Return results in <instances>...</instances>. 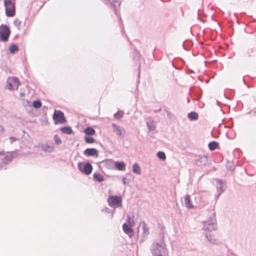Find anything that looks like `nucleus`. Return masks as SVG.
I'll return each instance as SVG.
<instances>
[{"instance_id":"1","label":"nucleus","mask_w":256,"mask_h":256,"mask_svg":"<svg viewBox=\"0 0 256 256\" xmlns=\"http://www.w3.org/2000/svg\"><path fill=\"white\" fill-rule=\"evenodd\" d=\"M216 220L215 212H212L208 219L204 222L203 230L206 231L205 236L208 242L212 244H216V240L212 236L210 232L216 230Z\"/></svg>"},{"instance_id":"2","label":"nucleus","mask_w":256,"mask_h":256,"mask_svg":"<svg viewBox=\"0 0 256 256\" xmlns=\"http://www.w3.org/2000/svg\"><path fill=\"white\" fill-rule=\"evenodd\" d=\"M166 252V246L162 242L153 244L152 253L153 256H165Z\"/></svg>"},{"instance_id":"3","label":"nucleus","mask_w":256,"mask_h":256,"mask_svg":"<svg viewBox=\"0 0 256 256\" xmlns=\"http://www.w3.org/2000/svg\"><path fill=\"white\" fill-rule=\"evenodd\" d=\"M138 236L140 237V242H144L148 236L149 228L144 222H141L139 224L138 230Z\"/></svg>"},{"instance_id":"4","label":"nucleus","mask_w":256,"mask_h":256,"mask_svg":"<svg viewBox=\"0 0 256 256\" xmlns=\"http://www.w3.org/2000/svg\"><path fill=\"white\" fill-rule=\"evenodd\" d=\"M6 14L8 17H12L16 14L15 4L12 0H4Z\"/></svg>"},{"instance_id":"5","label":"nucleus","mask_w":256,"mask_h":256,"mask_svg":"<svg viewBox=\"0 0 256 256\" xmlns=\"http://www.w3.org/2000/svg\"><path fill=\"white\" fill-rule=\"evenodd\" d=\"M78 168L80 172L87 176L90 174L92 171V166L89 162H79Z\"/></svg>"},{"instance_id":"6","label":"nucleus","mask_w":256,"mask_h":256,"mask_svg":"<svg viewBox=\"0 0 256 256\" xmlns=\"http://www.w3.org/2000/svg\"><path fill=\"white\" fill-rule=\"evenodd\" d=\"M10 34V30L8 26L2 24L0 26V41L7 42Z\"/></svg>"},{"instance_id":"7","label":"nucleus","mask_w":256,"mask_h":256,"mask_svg":"<svg viewBox=\"0 0 256 256\" xmlns=\"http://www.w3.org/2000/svg\"><path fill=\"white\" fill-rule=\"evenodd\" d=\"M52 118L55 124H64L66 122V120L64 116V113L60 110H54Z\"/></svg>"},{"instance_id":"8","label":"nucleus","mask_w":256,"mask_h":256,"mask_svg":"<svg viewBox=\"0 0 256 256\" xmlns=\"http://www.w3.org/2000/svg\"><path fill=\"white\" fill-rule=\"evenodd\" d=\"M17 154L16 152L14 151L12 152H8V154L4 156L2 162L0 164V170L2 169L6 170V165L10 164L13 158H15Z\"/></svg>"},{"instance_id":"9","label":"nucleus","mask_w":256,"mask_h":256,"mask_svg":"<svg viewBox=\"0 0 256 256\" xmlns=\"http://www.w3.org/2000/svg\"><path fill=\"white\" fill-rule=\"evenodd\" d=\"M108 205L111 207H119L122 206V200L120 196H110L108 199Z\"/></svg>"},{"instance_id":"10","label":"nucleus","mask_w":256,"mask_h":256,"mask_svg":"<svg viewBox=\"0 0 256 256\" xmlns=\"http://www.w3.org/2000/svg\"><path fill=\"white\" fill-rule=\"evenodd\" d=\"M104 4L108 5L110 4L113 7L114 10V11L115 14L118 16H119V12L118 10L120 8L121 0H113L112 2H111L110 0H102Z\"/></svg>"},{"instance_id":"11","label":"nucleus","mask_w":256,"mask_h":256,"mask_svg":"<svg viewBox=\"0 0 256 256\" xmlns=\"http://www.w3.org/2000/svg\"><path fill=\"white\" fill-rule=\"evenodd\" d=\"M224 184V182L219 179H216V186L218 194L216 195L215 198L217 200L220 196L224 192V190L223 188V186Z\"/></svg>"},{"instance_id":"12","label":"nucleus","mask_w":256,"mask_h":256,"mask_svg":"<svg viewBox=\"0 0 256 256\" xmlns=\"http://www.w3.org/2000/svg\"><path fill=\"white\" fill-rule=\"evenodd\" d=\"M112 128L114 129V132H116V135L118 136L120 138H123L126 132L124 128L120 127L119 126L113 123L112 124Z\"/></svg>"},{"instance_id":"13","label":"nucleus","mask_w":256,"mask_h":256,"mask_svg":"<svg viewBox=\"0 0 256 256\" xmlns=\"http://www.w3.org/2000/svg\"><path fill=\"white\" fill-rule=\"evenodd\" d=\"M98 151L95 148H88L84 152V154L86 156L98 157Z\"/></svg>"},{"instance_id":"14","label":"nucleus","mask_w":256,"mask_h":256,"mask_svg":"<svg viewBox=\"0 0 256 256\" xmlns=\"http://www.w3.org/2000/svg\"><path fill=\"white\" fill-rule=\"evenodd\" d=\"M132 226L128 225L126 223H124L122 224V230L128 236L131 238L134 235V231L132 228Z\"/></svg>"},{"instance_id":"15","label":"nucleus","mask_w":256,"mask_h":256,"mask_svg":"<svg viewBox=\"0 0 256 256\" xmlns=\"http://www.w3.org/2000/svg\"><path fill=\"white\" fill-rule=\"evenodd\" d=\"M208 161V156L207 155H204L200 156L199 158L196 160V164L198 166L206 165Z\"/></svg>"},{"instance_id":"16","label":"nucleus","mask_w":256,"mask_h":256,"mask_svg":"<svg viewBox=\"0 0 256 256\" xmlns=\"http://www.w3.org/2000/svg\"><path fill=\"white\" fill-rule=\"evenodd\" d=\"M114 162L112 160H105L102 162L103 166L107 169H112L114 166Z\"/></svg>"},{"instance_id":"17","label":"nucleus","mask_w":256,"mask_h":256,"mask_svg":"<svg viewBox=\"0 0 256 256\" xmlns=\"http://www.w3.org/2000/svg\"><path fill=\"white\" fill-rule=\"evenodd\" d=\"M114 166L116 168L119 170L124 171L126 169V164L123 162H115L114 163Z\"/></svg>"},{"instance_id":"18","label":"nucleus","mask_w":256,"mask_h":256,"mask_svg":"<svg viewBox=\"0 0 256 256\" xmlns=\"http://www.w3.org/2000/svg\"><path fill=\"white\" fill-rule=\"evenodd\" d=\"M60 130L64 134H74L73 130L70 126H64L60 128Z\"/></svg>"},{"instance_id":"19","label":"nucleus","mask_w":256,"mask_h":256,"mask_svg":"<svg viewBox=\"0 0 256 256\" xmlns=\"http://www.w3.org/2000/svg\"><path fill=\"white\" fill-rule=\"evenodd\" d=\"M184 204L188 208H194V206L191 202L190 196L187 194L184 198Z\"/></svg>"},{"instance_id":"20","label":"nucleus","mask_w":256,"mask_h":256,"mask_svg":"<svg viewBox=\"0 0 256 256\" xmlns=\"http://www.w3.org/2000/svg\"><path fill=\"white\" fill-rule=\"evenodd\" d=\"M84 132L86 135L92 136L96 134L95 130L92 126H88L84 130Z\"/></svg>"},{"instance_id":"21","label":"nucleus","mask_w":256,"mask_h":256,"mask_svg":"<svg viewBox=\"0 0 256 256\" xmlns=\"http://www.w3.org/2000/svg\"><path fill=\"white\" fill-rule=\"evenodd\" d=\"M188 118L190 120H196L198 119V113L195 112H191L190 113H188Z\"/></svg>"},{"instance_id":"22","label":"nucleus","mask_w":256,"mask_h":256,"mask_svg":"<svg viewBox=\"0 0 256 256\" xmlns=\"http://www.w3.org/2000/svg\"><path fill=\"white\" fill-rule=\"evenodd\" d=\"M94 179L99 182H103L104 180V176L98 172H94L93 174Z\"/></svg>"},{"instance_id":"23","label":"nucleus","mask_w":256,"mask_h":256,"mask_svg":"<svg viewBox=\"0 0 256 256\" xmlns=\"http://www.w3.org/2000/svg\"><path fill=\"white\" fill-rule=\"evenodd\" d=\"M132 172L137 174H141V169L137 163H134L132 166Z\"/></svg>"},{"instance_id":"24","label":"nucleus","mask_w":256,"mask_h":256,"mask_svg":"<svg viewBox=\"0 0 256 256\" xmlns=\"http://www.w3.org/2000/svg\"><path fill=\"white\" fill-rule=\"evenodd\" d=\"M208 146L210 150H214L218 148V144L216 141H212L208 144Z\"/></svg>"},{"instance_id":"25","label":"nucleus","mask_w":256,"mask_h":256,"mask_svg":"<svg viewBox=\"0 0 256 256\" xmlns=\"http://www.w3.org/2000/svg\"><path fill=\"white\" fill-rule=\"evenodd\" d=\"M9 50L10 54H14L18 50V46L17 44H13L10 46Z\"/></svg>"},{"instance_id":"26","label":"nucleus","mask_w":256,"mask_h":256,"mask_svg":"<svg viewBox=\"0 0 256 256\" xmlns=\"http://www.w3.org/2000/svg\"><path fill=\"white\" fill-rule=\"evenodd\" d=\"M10 78L12 83L13 86L17 89L20 85L19 80L16 77Z\"/></svg>"},{"instance_id":"27","label":"nucleus","mask_w":256,"mask_h":256,"mask_svg":"<svg viewBox=\"0 0 256 256\" xmlns=\"http://www.w3.org/2000/svg\"><path fill=\"white\" fill-rule=\"evenodd\" d=\"M140 56L141 55L140 52H138L137 51H134V54H133L134 60L136 61H138L139 62L140 59ZM138 68L140 69V64L139 62H138Z\"/></svg>"},{"instance_id":"28","label":"nucleus","mask_w":256,"mask_h":256,"mask_svg":"<svg viewBox=\"0 0 256 256\" xmlns=\"http://www.w3.org/2000/svg\"><path fill=\"white\" fill-rule=\"evenodd\" d=\"M192 46V42L189 40L184 41L182 44V46L186 50H188Z\"/></svg>"},{"instance_id":"29","label":"nucleus","mask_w":256,"mask_h":256,"mask_svg":"<svg viewBox=\"0 0 256 256\" xmlns=\"http://www.w3.org/2000/svg\"><path fill=\"white\" fill-rule=\"evenodd\" d=\"M146 126L150 131L154 130L156 128L155 125L152 121L146 122Z\"/></svg>"},{"instance_id":"30","label":"nucleus","mask_w":256,"mask_h":256,"mask_svg":"<svg viewBox=\"0 0 256 256\" xmlns=\"http://www.w3.org/2000/svg\"><path fill=\"white\" fill-rule=\"evenodd\" d=\"M157 156L162 160H164L166 159V154L162 151H159L157 152Z\"/></svg>"},{"instance_id":"31","label":"nucleus","mask_w":256,"mask_h":256,"mask_svg":"<svg viewBox=\"0 0 256 256\" xmlns=\"http://www.w3.org/2000/svg\"><path fill=\"white\" fill-rule=\"evenodd\" d=\"M32 106L35 108H40L42 106V102L40 100H35L32 102Z\"/></svg>"},{"instance_id":"32","label":"nucleus","mask_w":256,"mask_h":256,"mask_svg":"<svg viewBox=\"0 0 256 256\" xmlns=\"http://www.w3.org/2000/svg\"><path fill=\"white\" fill-rule=\"evenodd\" d=\"M84 140L87 144H92L95 142V140L93 138L88 136H84Z\"/></svg>"},{"instance_id":"33","label":"nucleus","mask_w":256,"mask_h":256,"mask_svg":"<svg viewBox=\"0 0 256 256\" xmlns=\"http://www.w3.org/2000/svg\"><path fill=\"white\" fill-rule=\"evenodd\" d=\"M127 218V224H128L130 226H133L134 225V220L130 218V216L128 215L126 216Z\"/></svg>"},{"instance_id":"34","label":"nucleus","mask_w":256,"mask_h":256,"mask_svg":"<svg viewBox=\"0 0 256 256\" xmlns=\"http://www.w3.org/2000/svg\"><path fill=\"white\" fill-rule=\"evenodd\" d=\"M124 114L122 112H117L114 114V116L116 119L119 120L120 118L123 117Z\"/></svg>"},{"instance_id":"35","label":"nucleus","mask_w":256,"mask_h":256,"mask_svg":"<svg viewBox=\"0 0 256 256\" xmlns=\"http://www.w3.org/2000/svg\"><path fill=\"white\" fill-rule=\"evenodd\" d=\"M6 87L9 90H12V89L13 84L10 78L7 80Z\"/></svg>"},{"instance_id":"36","label":"nucleus","mask_w":256,"mask_h":256,"mask_svg":"<svg viewBox=\"0 0 256 256\" xmlns=\"http://www.w3.org/2000/svg\"><path fill=\"white\" fill-rule=\"evenodd\" d=\"M42 148V150L44 152H50L52 149V146H50L48 144L43 145Z\"/></svg>"},{"instance_id":"37","label":"nucleus","mask_w":256,"mask_h":256,"mask_svg":"<svg viewBox=\"0 0 256 256\" xmlns=\"http://www.w3.org/2000/svg\"><path fill=\"white\" fill-rule=\"evenodd\" d=\"M54 140L55 144L56 145H58L60 144H62V142L60 140V138L56 134L54 136Z\"/></svg>"},{"instance_id":"38","label":"nucleus","mask_w":256,"mask_h":256,"mask_svg":"<svg viewBox=\"0 0 256 256\" xmlns=\"http://www.w3.org/2000/svg\"><path fill=\"white\" fill-rule=\"evenodd\" d=\"M14 24L15 26H17L18 29H20V26L21 25V22L18 19L15 20L14 21Z\"/></svg>"},{"instance_id":"39","label":"nucleus","mask_w":256,"mask_h":256,"mask_svg":"<svg viewBox=\"0 0 256 256\" xmlns=\"http://www.w3.org/2000/svg\"><path fill=\"white\" fill-rule=\"evenodd\" d=\"M194 95L196 97V100H198L200 98V97L202 96V94L198 92H194Z\"/></svg>"},{"instance_id":"40","label":"nucleus","mask_w":256,"mask_h":256,"mask_svg":"<svg viewBox=\"0 0 256 256\" xmlns=\"http://www.w3.org/2000/svg\"><path fill=\"white\" fill-rule=\"evenodd\" d=\"M164 112H166V114H167V116L168 118H171L172 116V114L169 112L168 110H167V108L166 107L164 108Z\"/></svg>"},{"instance_id":"41","label":"nucleus","mask_w":256,"mask_h":256,"mask_svg":"<svg viewBox=\"0 0 256 256\" xmlns=\"http://www.w3.org/2000/svg\"><path fill=\"white\" fill-rule=\"evenodd\" d=\"M10 143L12 144L14 142L16 141L17 139L16 138H14V137L11 136V137H10Z\"/></svg>"},{"instance_id":"42","label":"nucleus","mask_w":256,"mask_h":256,"mask_svg":"<svg viewBox=\"0 0 256 256\" xmlns=\"http://www.w3.org/2000/svg\"><path fill=\"white\" fill-rule=\"evenodd\" d=\"M122 183L124 184H128V182H126V178H125V177L122 178Z\"/></svg>"},{"instance_id":"43","label":"nucleus","mask_w":256,"mask_h":256,"mask_svg":"<svg viewBox=\"0 0 256 256\" xmlns=\"http://www.w3.org/2000/svg\"><path fill=\"white\" fill-rule=\"evenodd\" d=\"M104 211L106 212H110V210L108 208H104Z\"/></svg>"},{"instance_id":"44","label":"nucleus","mask_w":256,"mask_h":256,"mask_svg":"<svg viewBox=\"0 0 256 256\" xmlns=\"http://www.w3.org/2000/svg\"><path fill=\"white\" fill-rule=\"evenodd\" d=\"M5 154V153L4 152H0V155H2V156H4Z\"/></svg>"},{"instance_id":"45","label":"nucleus","mask_w":256,"mask_h":256,"mask_svg":"<svg viewBox=\"0 0 256 256\" xmlns=\"http://www.w3.org/2000/svg\"><path fill=\"white\" fill-rule=\"evenodd\" d=\"M3 130V128L2 126H0V132Z\"/></svg>"},{"instance_id":"46","label":"nucleus","mask_w":256,"mask_h":256,"mask_svg":"<svg viewBox=\"0 0 256 256\" xmlns=\"http://www.w3.org/2000/svg\"><path fill=\"white\" fill-rule=\"evenodd\" d=\"M140 71L139 70L138 72V79L140 78Z\"/></svg>"},{"instance_id":"47","label":"nucleus","mask_w":256,"mask_h":256,"mask_svg":"<svg viewBox=\"0 0 256 256\" xmlns=\"http://www.w3.org/2000/svg\"><path fill=\"white\" fill-rule=\"evenodd\" d=\"M118 19H119V22H122V18H121L120 17H119V18H118Z\"/></svg>"},{"instance_id":"48","label":"nucleus","mask_w":256,"mask_h":256,"mask_svg":"<svg viewBox=\"0 0 256 256\" xmlns=\"http://www.w3.org/2000/svg\"><path fill=\"white\" fill-rule=\"evenodd\" d=\"M186 100H187L188 103H189L190 102V100L188 98H187Z\"/></svg>"},{"instance_id":"49","label":"nucleus","mask_w":256,"mask_h":256,"mask_svg":"<svg viewBox=\"0 0 256 256\" xmlns=\"http://www.w3.org/2000/svg\"><path fill=\"white\" fill-rule=\"evenodd\" d=\"M242 80H243V82H244V84H246V82L244 81V78H242Z\"/></svg>"},{"instance_id":"50","label":"nucleus","mask_w":256,"mask_h":256,"mask_svg":"<svg viewBox=\"0 0 256 256\" xmlns=\"http://www.w3.org/2000/svg\"><path fill=\"white\" fill-rule=\"evenodd\" d=\"M20 95H21V96H22V95H23V94H22V93H21V94H20Z\"/></svg>"},{"instance_id":"51","label":"nucleus","mask_w":256,"mask_h":256,"mask_svg":"<svg viewBox=\"0 0 256 256\" xmlns=\"http://www.w3.org/2000/svg\"><path fill=\"white\" fill-rule=\"evenodd\" d=\"M198 16L199 15V14H198Z\"/></svg>"}]
</instances>
